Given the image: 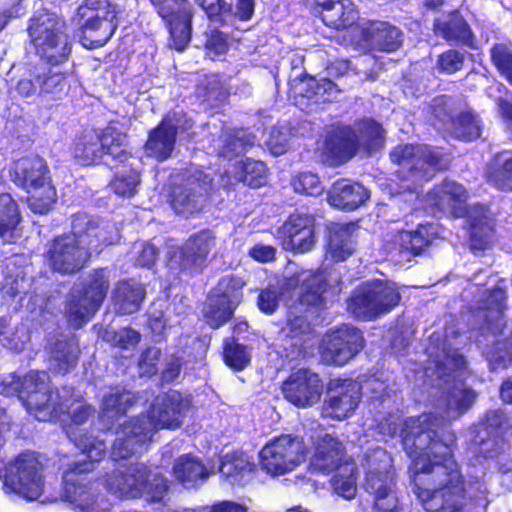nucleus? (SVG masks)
<instances>
[{"mask_svg": "<svg viewBox=\"0 0 512 512\" xmlns=\"http://www.w3.org/2000/svg\"><path fill=\"white\" fill-rule=\"evenodd\" d=\"M399 437L411 461L413 493L425 512H462L468 482L455 458L456 433L442 429L436 413L423 412L402 421Z\"/></svg>", "mask_w": 512, "mask_h": 512, "instance_id": "nucleus-1", "label": "nucleus"}, {"mask_svg": "<svg viewBox=\"0 0 512 512\" xmlns=\"http://www.w3.org/2000/svg\"><path fill=\"white\" fill-rule=\"evenodd\" d=\"M27 33L35 55L49 67L36 70L39 96L62 100L70 91L69 74L53 67L64 64L72 53V41L65 22L47 10L34 13L28 21Z\"/></svg>", "mask_w": 512, "mask_h": 512, "instance_id": "nucleus-2", "label": "nucleus"}, {"mask_svg": "<svg viewBox=\"0 0 512 512\" xmlns=\"http://www.w3.org/2000/svg\"><path fill=\"white\" fill-rule=\"evenodd\" d=\"M189 406L190 401L179 391L158 395L146 412L129 417L118 426L112 456L117 460L128 459L150 442L157 431L178 429Z\"/></svg>", "mask_w": 512, "mask_h": 512, "instance_id": "nucleus-3", "label": "nucleus"}, {"mask_svg": "<svg viewBox=\"0 0 512 512\" xmlns=\"http://www.w3.org/2000/svg\"><path fill=\"white\" fill-rule=\"evenodd\" d=\"M403 178L413 183L432 180L451 168V153L442 147L419 143L398 144L389 153Z\"/></svg>", "mask_w": 512, "mask_h": 512, "instance_id": "nucleus-4", "label": "nucleus"}, {"mask_svg": "<svg viewBox=\"0 0 512 512\" xmlns=\"http://www.w3.org/2000/svg\"><path fill=\"white\" fill-rule=\"evenodd\" d=\"M400 301L401 294L393 282L372 279L351 290L346 299V311L357 321L370 322L390 313Z\"/></svg>", "mask_w": 512, "mask_h": 512, "instance_id": "nucleus-5", "label": "nucleus"}, {"mask_svg": "<svg viewBox=\"0 0 512 512\" xmlns=\"http://www.w3.org/2000/svg\"><path fill=\"white\" fill-rule=\"evenodd\" d=\"M117 14L110 0H83L71 17L82 46L88 50L103 47L117 30Z\"/></svg>", "mask_w": 512, "mask_h": 512, "instance_id": "nucleus-6", "label": "nucleus"}, {"mask_svg": "<svg viewBox=\"0 0 512 512\" xmlns=\"http://www.w3.org/2000/svg\"><path fill=\"white\" fill-rule=\"evenodd\" d=\"M6 390L16 395L26 410L39 421L49 420L55 411L54 391L45 371L30 370L21 376L13 375Z\"/></svg>", "mask_w": 512, "mask_h": 512, "instance_id": "nucleus-7", "label": "nucleus"}, {"mask_svg": "<svg viewBox=\"0 0 512 512\" xmlns=\"http://www.w3.org/2000/svg\"><path fill=\"white\" fill-rule=\"evenodd\" d=\"M109 290V269L107 267L92 269L81 289L71 294L66 307L67 321L75 328H81L100 309Z\"/></svg>", "mask_w": 512, "mask_h": 512, "instance_id": "nucleus-8", "label": "nucleus"}, {"mask_svg": "<svg viewBox=\"0 0 512 512\" xmlns=\"http://www.w3.org/2000/svg\"><path fill=\"white\" fill-rule=\"evenodd\" d=\"M395 487L396 470L392 457L384 450L374 452L369 459L363 488L373 496L376 512H399Z\"/></svg>", "mask_w": 512, "mask_h": 512, "instance_id": "nucleus-9", "label": "nucleus"}, {"mask_svg": "<svg viewBox=\"0 0 512 512\" xmlns=\"http://www.w3.org/2000/svg\"><path fill=\"white\" fill-rule=\"evenodd\" d=\"M213 180L196 170L169 186L167 203L175 215L185 219L200 214L210 202Z\"/></svg>", "mask_w": 512, "mask_h": 512, "instance_id": "nucleus-10", "label": "nucleus"}, {"mask_svg": "<svg viewBox=\"0 0 512 512\" xmlns=\"http://www.w3.org/2000/svg\"><path fill=\"white\" fill-rule=\"evenodd\" d=\"M168 33L169 48L183 52L193 34L195 8L190 0H150Z\"/></svg>", "mask_w": 512, "mask_h": 512, "instance_id": "nucleus-11", "label": "nucleus"}, {"mask_svg": "<svg viewBox=\"0 0 512 512\" xmlns=\"http://www.w3.org/2000/svg\"><path fill=\"white\" fill-rule=\"evenodd\" d=\"M95 409L91 404H82L76 407L71 414L72 425L66 434L69 440L87 456V461L72 463L67 473L82 474L94 469V464L102 461L107 455V445L104 440L92 435L88 430L79 428L94 414Z\"/></svg>", "mask_w": 512, "mask_h": 512, "instance_id": "nucleus-12", "label": "nucleus"}, {"mask_svg": "<svg viewBox=\"0 0 512 512\" xmlns=\"http://www.w3.org/2000/svg\"><path fill=\"white\" fill-rule=\"evenodd\" d=\"M244 286L243 279L234 274L222 276L218 280L203 311L205 322L211 329H219L233 318L235 310L243 301Z\"/></svg>", "mask_w": 512, "mask_h": 512, "instance_id": "nucleus-13", "label": "nucleus"}, {"mask_svg": "<svg viewBox=\"0 0 512 512\" xmlns=\"http://www.w3.org/2000/svg\"><path fill=\"white\" fill-rule=\"evenodd\" d=\"M43 465L33 451L19 453L7 467L5 485L22 498L33 501L43 492Z\"/></svg>", "mask_w": 512, "mask_h": 512, "instance_id": "nucleus-14", "label": "nucleus"}, {"mask_svg": "<svg viewBox=\"0 0 512 512\" xmlns=\"http://www.w3.org/2000/svg\"><path fill=\"white\" fill-rule=\"evenodd\" d=\"M306 453L302 437L282 434L273 438L261 450V466L271 475L280 476L295 469Z\"/></svg>", "mask_w": 512, "mask_h": 512, "instance_id": "nucleus-15", "label": "nucleus"}, {"mask_svg": "<svg viewBox=\"0 0 512 512\" xmlns=\"http://www.w3.org/2000/svg\"><path fill=\"white\" fill-rule=\"evenodd\" d=\"M42 257L49 270L61 276H73L90 264L84 250L67 232L48 240Z\"/></svg>", "mask_w": 512, "mask_h": 512, "instance_id": "nucleus-16", "label": "nucleus"}, {"mask_svg": "<svg viewBox=\"0 0 512 512\" xmlns=\"http://www.w3.org/2000/svg\"><path fill=\"white\" fill-rule=\"evenodd\" d=\"M77 245L91 262L93 256L100 255L105 248L114 243L113 233L108 225L85 212H77L71 217L70 230Z\"/></svg>", "mask_w": 512, "mask_h": 512, "instance_id": "nucleus-17", "label": "nucleus"}, {"mask_svg": "<svg viewBox=\"0 0 512 512\" xmlns=\"http://www.w3.org/2000/svg\"><path fill=\"white\" fill-rule=\"evenodd\" d=\"M362 398L361 388L351 378L331 379L322 404V415L336 421L349 418L358 408Z\"/></svg>", "mask_w": 512, "mask_h": 512, "instance_id": "nucleus-18", "label": "nucleus"}, {"mask_svg": "<svg viewBox=\"0 0 512 512\" xmlns=\"http://www.w3.org/2000/svg\"><path fill=\"white\" fill-rule=\"evenodd\" d=\"M283 249L294 254L309 252L316 242V219L313 214L293 211L278 228Z\"/></svg>", "mask_w": 512, "mask_h": 512, "instance_id": "nucleus-19", "label": "nucleus"}, {"mask_svg": "<svg viewBox=\"0 0 512 512\" xmlns=\"http://www.w3.org/2000/svg\"><path fill=\"white\" fill-rule=\"evenodd\" d=\"M468 193L463 185L449 178L433 185L425 196V202L433 214L447 213L452 218L466 217Z\"/></svg>", "mask_w": 512, "mask_h": 512, "instance_id": "nucleus-20", "label": "nucleus"}, {"mask_svg": "<svg viewBox=\"0 0 512 512\" xmlns=\"http://www.w3.org/2000/svg\"><path fill=\"white\" fill-rule=\"evenodd\" d=\"M364 347L362 332L357 327L343 324L326 333L322 355L334 365H344Z\"/></svg>", "mask_w": 512, "mask_h": 512, "instance_id": "nucleus-21", "label": "nucleus"}, {"mask_svg": "<svg viewBox=\"0 0 512 512\" xmlns=\"http://www.w3.org/2000/svg\"><path fill=\"white\" fill-rule=\"evenodd\" d=\"M281 391L289 403L298 408H306L320 400L323 383L317 373L308 368H299L281 383Z\"/></svg>", "mask_w": 512, "mask_h": 512, "instance_id": "nucleus-22", "label": "nucleus"}, {"mask_svg": "<svg viewBox=\"0 0 512 512\" xmlns=\"http://www.w3.org/2000/svg\"><path fill=\"white\" fill-rule=\"evenodd\" d=\"M359 148L356 130L351 125L339 124L326 133L321 157L330 167H339L351 160Z\"/></svg>", "mask_w": 512, "mask_h": 512, "instance_id": "nucleus-23", "label": "nucleus"}, {"mask_svg": "<svg viewBox=\"0 0 512 512\" xmlns=\"http://www.w3.org/2000/svg\"><path fill=\"white\" fill-rule=\"evenodd\" d=\"M438 237L437 225L428 222L418 224L414 230H400L388 243L387 251L393 257L410 260L420 256Z\"/></svg>", "mask_w": 512, "mask_h": 512, "instance_id": "nucleus-24", "label": "nucleus"}, {"mask_svg": "<svg viewBox=\"0 0 512 512\" xmlns=\"http://www.w3.org/2000/svg\"><path fill=\"white\" fill-rule=\"evenodd\" d=\"M148 476L149 466L136 462L106 473L104 482L106 489L119 498L140 499Z\"/></svg>", "mask_w": 512, "mask_h": 512, "instance_id": "nucleus-25", "label": "nucleus"}, {"mask_svg": "<svg viewBox=\"0 0 512 512\" xmlns=\"http://www.w3.org/2000/svg\"><path fill=\"white\" fill-rule=\"evenodd\" d=\"M214 246L215 237L207 228L190 235L173 252V256L177 257L179 270L201 272Z\"/></svg>", "mask_w": 512, "mask_h": 512, "instance_id": "nucleus-26", "label": "nucleus"}, {"mask_svg": "<svg viewBox=\"0 0 512 512\" xmlns=\"http://www.w3.org/2000/svg\"><path fill=\"white\" fill-rule=\"evenodd\" d=\"M354 461L348 456L345 444L337 436L325 433L313 445L311 465L318 472L328 475Z\"/></svg>", "mask_w": 512, "mask_h": 512, "instance_id": "nucleus-27", "label": "nucleus"}, {"mask_svg": "<svg viewBox=\"0 0 512 512\" xmlns=\"http://www.w3.org/2000/svg\"><path fill=\"white\" fill-rule=\"evenodd\" d=\"M432 31L435 36L449 44L474 48V31L469 21L458 8L448 10L441 16L434 18Z\"/></svg>", "mask_w": 512, "mask_h": 512, "instance_id": "nucleus-28", "label": "nucleus"}, {"mask_svg": "<svg viewBox=\"0 0 512 512\" xmlns=\"http://www.w3.org/2000/svg\"><path fill=\"white\" fill-rule=\"evenodd\" d=\"M358 226L353 222H329L325 225V257L332 263L346 261L355 252L354 233Z\"/></svg>", "mask_w": 512, "mask_h": 512, "instance_id": "nucleus-29", "label": "nucleus"}, {"mask_svg": "<svg viewBox=\"0 0 512 512\" xmlns=\"http://www.w3.org/2000/svg\"><path fill=\"white\" fill-rule=\"evenodd\" d=\"M50 170L47 162L39 155H27L16 160L11 168L12 182L19 188L30 192L49 182Z\"/></svg>", "mask_w": 512, "mask_h": 512, "instance_id": "nucleus-30", "label": "nucleus"}, {"mask_svg": "<svg viewBox=\"0 0 512 512\" xmlns=\"http://www.w3.org/2000/svg\"><path fill=\"white\" fill-rule=\"evenodd\" d=\"M178 128L172 124L169 117L164 116L159 123L148 132L143 145L147 157L158 162L168 160L175 149Z\"/></svg>", "mask_w": 512, "mask_h": 512, "instance_id": "nucleus-31", "label": "nucleus"}, {"mask_svg": "<svg viewBox=\"0 0 512 512\" xmlns=\"http://www.w3.org/2000/svg\"><path fill=\"white\" fill-rule=\"evenodd\" d=\"M105 129H85L71 144V154L76 163L83 167L101 163L104 157Z\"/></svg>", "mask_w": 512, "mask_h": 512, "instance_id": "nucleus-32", "label": "nucleus"}, {"mask_svg": "<svg viewBox=\"0 0 512 512\" xmlns=\"http://www.w3.org/2000/svg\"><path fill=\"white\" fill-rule=\"evenodd\" d=\"M370 198V192L361 183L347 178L334 181L328 192L329 202L340 209L353 211Z\"/></svg>", "mask_w": 512, "mask_h": 512, "instance_id": "nucleus-33", "label": "nucleus"}, {"mask_svg": "<svg viewBox=\"0 0 512 512\" xmlns=\"http://www.w3.org/2000/svg\"><path fill=\"white\" fill-rule=\"evenodd\" d=\"M289 90L295 96H300L315 102L330 101L333 93L340 92L337 85L328 78H322L320 81L307 72H302L289 82Z\"/></svg>", "mask_w": 512, "mask_h": 512, "instance_id": "nucleus-34", "label": "nucleus"}, {"mask_svg": "<svg viewBox=\"0 0 512 512\" xmlns=\"http://www.w3.org/2000/svg\"><path fill=\"white\" fill-rule=\"evenodd\" d=\"M507 295L504 288L493 286L490 288L482 303L483 309L487 312L484 317L486 329L494 335H502L506 329L505 311Z\"/></svg>", "mask_w": 512, "mask_h": 512, "instance_id": "nucleus-35", "label": "nucleus"}, {"mask_svg": "<svg viewBox=\"0 0 512 512\" xmlns=\"http://www.w3.org/2000/svg\"><path fill=\"white\" fill-rule=\"evenodd\" d=\"M484 179L495 190L512 193V151H500L488 160Z\"/></svg>", "mask_w": 512, "mask_h": 512, "instance_id": "nucleus-36", "label": "nucleus"}, {"mask_svg": "<svg viewBox=\"0 0 512 512\" xmlns=\"http://www.w3.org/2000/svg\"><path fill=\"white\" fill-rule=\"evenodd\" d=\"M172 476L187 489L197 488L209 476V471L200 458L191 453L180 455L174 461Z\"/></svg>", "mask_w": 512, "mask_h": 512, "instance_id": "nucleus-37", "label": "nucleus"}, {"mask_svg": "<svg viewBox=\"0 0 512 512\" xmlns=\"http://www.w3.org/2000/svg\"><path fill=\"white\" fill-rule=\"evenodd\" d=\"M144 287L131 279L117 282L113 291V303L119 314L130 315L137 312L145 298Z\"/></svg>", "mask_w": 512, "mask_h": 512, "instance_id": "nucleus-38", "label": "nucleus"}, {"mask_svg": "<svg viewBox=\"0 0 512 512\" xmlns=\"http://www.w3.org/2000/svg\"><path fill=\"white\" fill-rule=\"evenodd\" d=\"M364 38L383 52H394L402 45L401 31L387 22L369 23L364 29Z\"/></svg>", "mask_w": 512, "mask_h": 512, "instance_id": "nucleus-39", "label": "nucleus"}, {"mask_svg": "<svg viewBox=\"0 0 512 512\" xmlns=\"http://www.w3.org/2000/svg\"><path fill=\"white\" fill-rule=\"evenodd\" d=\"M135 398L124 388L114 387L102 397L100 404V417L107 418L110 423L126 416L128 410L134 405Z\"/></svg>", "mask_w": 512, "mask_h": 512, "instance_id": "nucleus-40", "label": "nucleus"}, {"mask_svg": "<svg viewBox=\"0 0 512 512\" xmlns=\"http://www.w3.org/2000/svg\"><path fill=\"white\" fill-rule=\"evenodd\" d=\"M468 233L469 248L473 253L490 249L496 240L494 221L486 215L472 217Z\"/></svg>", "mask_w": 512, "mask_h": 512, "instance_id": "nucleus-41", "label": "nucleus"}, {"mask_svg": "<svg viewBox=\"0 0 512 512\" xmlns=\"http://www.w3.org/2000/svg\"><path fill=\"white\" fill-rule=\"evenodd\" d=\"M328 11L320 18L323 24L337 31L352 27L359 18V11L352 0H334Z\"/></svg>", "mask_w": 512, "mask_h": 512, "instance_id": "nucleus-42", "label": "nucleus"}, {"mask_svg": "<svg viewBox=\"0 0 512 512\" xmlns=\"http://www.w3.org/2000/svg\"><path fill=\"white\" fill-rule=\"evenodd\" d=\"M477 393L464 383L453 384L444 393L445 406L460 417L469 411L475 403Z\"/></svg>", "mask_w": 512, "mask_h": 512, "instance_id": "nucleus-43", "label": "nucleus"}, {"mask_svg": "<svg viewBox=\"0 0 512 512\" xmlns=\"http://www.w3.org/2000/svg\"><path fill=\"white\" fill-rule=\"evenodd\" d=\"M356 133L360 139V146L369 152H375L383 147L385 135L382 125L373 118H362L355 122Z\"/></svg>", "mask_w": 512, "mask_h": 512, "instance_id": "nucleus-44", "label": "nucleus"}, {"mask_svg": "<svg viewBox=\"0 0 512 512\" xmlns=\"http://www.w3.org/2000/svg\"><path fill=\"white\" fill-rule=\"evenodd\" d=\"M222 361L235 372L246 369L251 364L248 347L239 343L235 337H226L222 343Z\"/></svg>", "mask_w": 512, "mask_h": 512, "instance_id": "nucleus-45", "label": "nucleus"}, {"mask_svg": "<svg viewBox=\"0 0 512 512\" xmlns=\"http://www.w3.org/2000/svg\"><path fill=\"white\" fill-rule=\"evenodd\" d=\"M22 221L20 207L10 193H0V238L13 236Z\"/></svg>", "mask_w": 512, "mask_h": 512, "instance_id": "nucleus-46", "label": "nucleus"}, {"mask_svg": "<svg viewBox=\"0 0 512 512\" xmlns=\"http://www.w3.org/2000/svg\"><path fill=\"white\" fill-rule=\"evenodd\" d=\"M452 133L458 140L475 141L481 136V121L470 111H462L451 120Z\"/></svg>", "mask_w": 512, "mask_h": 512, "instance_id": "nucleus-47", "label": "nucleus"}, {"mask_svg": "<svg viewBox=\"0 0 512 512\" xmlns=\"http://www.w3.org/2000/svg\"><path fill=\"white\" fill-rule=\"evenodd\" d=\"M325 291V281L317 276H310L302 284V292L298 297V302L306 310L321 309L325 305Z\"/></svg>", "mask_w": 512, "mask_h": 512, "instance_id": "nucleus-48", "label": "nucleus"}, {"mask_svg": "<svg viewBox=\"0 0 512 512\" xmlns=\"http://www.w3.org/2000/svg\"><path fill=\"white\" fill-rule=\"evenodd\" d=\"M344 473L337 472L331 479V484L334 490L345 499H352L355 497L357 491V466L354 461L350 465H345Z\"/></svg>", "mask_w": 512, "mask_h": 512, "instance_id": "nucleus-49", "label": "nucleus"}, {"mask_svg": "<svg viewBox=\"0 0 512 512\" xmlns=\"http://www.w3.org/2000/svg\"><path fill=\"white\" fill-rule=\"evenodd\" d=\"M169 490L170 481L161 473H152L149 467V476L144 483L142 498L148 503H161Z\"/></svg>", "mask_w": 512, "mask_h": 512, "instance_id": "nucleus-50", "label": "nucleus"}, {"mask_svg": "<svg viewBox=\"0 0 512 512\" xmlns=\"http://www.w3.org/2000/svg\"><path fill=\"white\" fill-rule=\"evenodd\" d=\"M490 60L501 77L512 86V50L505 43H494L490 50Z\"/></svg>", "mask_w": 512, "mask_h": 512, "instance_id": "nucleus-51", "label": "nucleus"}, {"mask_svg": "<svg viewBox=\"0 0 512 512\" xmlns=\"http://www.w3.org/2000/svg\"><path fill=\"white\" fill-rule=\"evenodd\" d=\"M65 491L73 494L71 502L75 504L79 512H99L97 496L92 494L86 485H77L74 482H66Z\"/></svg>", "mask_w": 512, "mask_h": 512, "instance_id": "nucleus-52", "label": "nucleus"}, {"mask_svg": "<svg viewBox=\"0 0 512 512\" xmlns=\"http://www.w3.org/2000/svg\"><path fill=\"white\" fill-rule=\"evenodd\" d=\"M125 135L119 133L114 128H105V143H103L104 156L109 155L113 160L119 163H125L131 153L124 143Z\"/></svg>", "mask_w": 512, "mask_h": 512, "instance_id": "nucleus-53", "label": "nucleus"}, {"mask_svg": "<svg viewBox=\"0 0 512 512\" xmlns=\"http://www.w3.org/2000/svg\"><path fill=\"white\" fill-rule=\"evenodd\" d=\"M465 59L464 52L449 48L437 56L435 68L441 74L453 75L464 68Z\"/></svg>", "mask_w": 512, "mask_h": 512, "instance_id": "nucleus-54", "label": "nucleus"}, {"mask_svg": "<svg viewBox=\"0 0 512 512\" xmlns=\"http://www.w3.org/2000/svg\"><path fill=\"white\" fill-rule=\"evenodd\" d=\"M242 180L251 188H260L267 182V167L264 162L246 159L242 163Z\"/></svg>", "mask_w": 512, "mask_h": 512, "instance_id": "nucleus-55", "label": "nucleus"}, {"mask_svg": "<svg viewBox=\"0 0 512 512\" xmlns=\"http://www.w3.org/2000/svg\"><path fill=\"white\" fill-rule=\"evenodd\" d=\"M296 193L318 197L324 192V187L316 173L300 172L291 180Z\"/></svg>", "mask_w": 512, "mask_h": 512, "instance_id": "nucleus-56", "label": "nucleus"}, {"mask_svg": "<svg viewBox=\"0 0 512 512\" xmlns=\"http://www.w3.org/2000/svg\"><path fill=\"white\" fill-rule=\"evenodd\" d=\"M140 184V175L136 172L130 174H115L110 182L113 192L123 198H131L137 192Z\"/></svg>", "mask_w": 512, "mask_h": 512, "instance_id": "nucleus-57", "label": "nucleus"}, {"mask_svg": "<svg viewBox=\"0 0 512 512\" xmlns=\"http://www.w3.org/2000/svg\"><path fill=\"white\" fill-rule=\"evenodd\" d=\"M196 2L205 11L211 22H215L219 26L225 25V15L232 10L231 5L225 0H196Z\"/></svg>", "mask_w": 512, "mask_h": 512, "instance_id": "nucleus-58", "label": "nucleus"}, {"mask_svg": "<svg viewBox=\"0 0 512 512\" xmlns=\"http://www.w3.org/2000/svg\"><path fill=\"white\" fill-rule=\"evenodd\" d=\"M481 425L488 433L498 436L508 428V417L500 409L488 410L481 419Z\"/></svg>", "mask_w": 512, "mask_h": 512, "instance_id": "nucleus-59", "label": "nucleus"}, {"mask_svg": "<svg viewBox=\"0 0 512 512\" xmlns=\"http://www.w3.org/2000/svg\"><path fill=\"white\" fill-rule=\"evenodd\" d=\"M281 293L275 285H268L260 290L257 297V306L261 312L267 315L273 314L279 307Z\"/></svg>", "mask_w": 512, "mask_h": 512, "instance_id": "nucleus-60", "label": "nucleus"}, {"mask_svg": "<svg viewBox=\"0 0 512 512\" xmlns=\"http://www.w3.org/2000/svg\"><path fill=\"white\" fill-rule=\"evenodd\" d=\"M140 340L141 334L131 327H124L114 332L111 336L112 346L120 350L134 348L139 344Z\"/></svg>", "mask_w": 512, "mask_h": 512, "instance_id": "nucleus-61", "label": "nucleus"}, {"mask_svg": "<svg viewBox=\"0 0 512 512\" xmlns=\"http://www.w3.org/2000/svg\"><path fill=\"white\" fill-rule=\"evenodd\" d=\"M162 352L156 347H146L140 354L138 360V367L144 374L153 376L157 373V362L159 361Z\"/></svg>", "mask_w": 512, "mask_h": 512, "instance_id": "nucleus-62", "label": "nucleus"}, {"mask_svg": "<svg viewBox=\"0 0 512 512\" xmlns=\"http://www.w3.org/2000/svg\"><path fill=\"white\" fill-rule=\"evenodd\" d=\"M205 49L215 55H222L229 49L227 35L218 29H214L207 36Z\"/></svg>", "mask_w": 512, "mask_h": 512, "instance_id": "nucleus-63", "label": "nucleus"}, {"mask_svg": "<svg viewBox=\"0 0 512 512\" xmlns=\"http://www.w3.org/2000/svg\"><path fill=\"white\" fill-rule=\"evenodd\" d=\"M29 206L34 213L38 214H47L50 210H52L56 199L55 192L52 188H49V191L44 196L31 195L28 198Z\"/></svg>", "mask_w": 512, "mask_h": 512, "instance_id": "nucleus-64", "label": "nucleus"}]
</instances>
